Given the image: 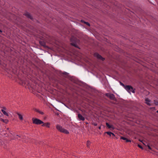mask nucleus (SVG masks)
<instances>
[{
	"label": "nucleus",
	"mask_w": 158,
	"mask_h": 158,
	"mask_svg": "<svg viewBox=\"0 0 158 158\" xmlns=\"http://www.w3.org/2000/svg\"><path fill=\"white\" fill-rule=\"evenodd\" d=\"M40 44L44 46V43H42V42H40Z\"/></svg>",
	"instance_id": "nucleus-26"
},
{
	"label": "nucleus",
	"mask_w": 158,
	"mask_h": 158,
	"mask_svg": "<svg viewBox=\"0 0 158 158\" xmlns=\"http://www.w3.org/2000/svg\"><path fill=\"white\" fill-rule=\"evenodd\" d=\"M71 44L74 47H77V45L75 43H71Z\"/></svg>",
	"instance_id": "nucleus-19"
},
{
	"label": "nucleus",
	"mask_w": 158,
	"mask_h": 158,
	"mask_svg": "<svg viewBox=\"0 0 158 158\" xmlns=\"http://www.w3.org/2000/svg\"><path fill=\"white\" fill-rule=\"evenodd\" d=\"M120 85L124 87L125 88V87L126 85H125L123 83L120 82Z\"/></svg>",
	"instance_id": "nucleus-21"
},
{
	"label": "nucleus",
	"mask_w": 158,
	"mask_h": 158,
	"mask_svg": "<svg viewBox=\"0 0 158 158\" xmlns=\"http://www.w3.org/2000/svg\"><path fill=\"white\" fill-rule=\"evenodd\" d=\"M106 125L107 126V127L109 128H111L112 130H114V126L112 125H110L109 124L107 123H106Z\"/></svg>",
	"instance_id": "nucleus-10"
},
{
	"label": "nucleus",
	"mask_w": 158,
	"mask_h": 158,
	"mask_svg": "<svg viewBox=\"0 0 158 158\" xmlns=\"http://www.w3.org/2000/svg\"><path fill=\"white\" fill-rule=\"evenodd\" d=\"M71 44L74 47H77V45L75 43H71Z\"/></svg>",
	"instance_id": "nucleus-20"
},
{
	"label": "nucleus",
	"mask_w": 158,
	"mask_h": 158,
	"mask_svg": "<svg viewBox=\"0 0 158 158\" xmlns=\"http://www.w3.org/2000/svg\"><path fill=\"white\" fill-rule=\"evenodd\" d=\"M24 84L25 85V84H27L26 82H24Z\"/></svg>",
	"instance_id": "nucleus-32"
},
{
	"label": "nucleus",
	"mask_w": 158,
	"mask_h": 158,
	"mask_svg": "<svg viewBox=\"0 0 158 158\" xmlns=\"http://www.w3.org/2000/svg\"><path fill=\"white\" fill-rule=\"evenodd\" d=\"M39 111V110H36V111H37V112H38V111Z\"/></svg>",
	"instance_id": "nucleus-33"
},
{
	"label": "nucleus",
	"mask_w": 158,
	"mask_h": 158,
	"mask_svg": "<svg viewBox=\"0 0 158 158\" xmlns=\"http://www.w3.org/2000/svg\"><path fill=\"white\" fill-rule=\"evenodd\" d=\"M24 15L27 18L30 19H32V17L31 16L28 12H24Z\"/></svg>",
	"instance_id": "nucleus-8"
},
{
	"label": "nucleus",
	"mask_w": 158,
	"mask_h": 158,
	"mask_svg": "<svg viewBox=\"0 0 158 158\" xmlns=\"http://www.w3.org/2000/svg\"><path fill=\"white\" fill-rule=\"evenodd\" d=\"M105 95L107 97L109 98L111 100H113L114 101L116 100L115 96L113 94L107 93L105 94Z\"/></svg>",
	"instance_id": "nucleus-4"
},
{
	"label": "nucleus",
	"mask_w": 158,
	"mask_h": 158,
	"mask_svg": "<svg viewBox=\"0 0 158 158\" xmlns=\"http://www.w3.org/2000/svg\"><path fill=\"white\" fill-rule=\"evenodd\" d=\"M157 112L158 113V110L157 111Z\"/></svg>",
	"instance_id": "nucleus-34"
},
{
	"label": "nucleus",
	"mask_w": 158,
	"mask_h": 158,
	"mask_svg": "<svg viewBox=\"0 0 158 158\" xmlns=\"http://www.w3.org/2000/svg\"><path fill=\"white\" fill-rule=\"evenodd\" d=\"M94 56L95 57H96L98 59H101L103 61L105 60L104 58H103L100 55L97 53L94 54Z\"/></svg>",
	"instance_id": "nucleus-5"
},
{
	"label": "nucleus",
	"mask_w": 158,
	"mask_h": 158,
	"mask_svg": "<svg viewBox=\"0 0 158 158\" xmlns=\"http://www.w3.org/2000/svg\"><path fill=\"white\" fill-rule=\"evenodd\" d=\"M148 148L150 149H151V148L149 146V145H148Z\"/></svg>",
	"instance_id": "nucleus-28"
},
{
	"label": "nucleus",
	"mask_w": 158,
	"mask_h": 158,
	"mask_svg": "<svg viewBox=\"0 0 158 158\" xmlns=\"http://www.w3.org/2000/svg\"><path fill=\"white\" fill-rule=\"evenodd\" d=\"M56 128L58 131L61 132L63 133L66 134H69V132L67 130L63 128L62 126L59 125H56Z\"/></svg>",
	"instance_id": "nucleus-1"
},
{
	"label": "nucleus",
	"mask_w": 158,
	"mask_h": 158,
	"mask_svg": "<svg viewBox=\"0 0 158 158\" xmlns=\"http://www.w3.org/2000/svg\"><path fill=\"white\" fill-rule=\"evenodd\" d=\"M21 136L18 135H16L15 137V139H17L19 140H20Z\"/></svg>",
	"instance_id": "nucleus-15"
},
{
	"label": "nucleus",
	"mask_w": 158,
	"mask_h": 158,
	"mask_svg": "<svg viewBox=\"0 0 158 158\" xmlns=\"http://www.w3.org/2000/svg\"><path fill=\"white\" fill-rule=\"evenodd\" d=\"M50 123L49 122H47L46 123H44L42 124V127H46L48 128H49L50 127Z\"/></svg>",
	"instance_id": "nucleus-6"
},
{
	"label": "nucleus",
	"mask_w": 158,
	"mask_h": 158,
	"mask_svg": "<svg viewBox=\"0 0 158 158\" xmlns=\"http://www.w3.org/2000/svg\"><path fill=\"white\" fill-rule=\"evenodd\" d=\"M77 117L78 118L81 120L83 121L85 119L84 117L80 114H78Z\"/></svg>",
	"instance_id": "nucleus-9"
},
{
	"label": "nucleus",
	"mask_w": 158,
	"mask_h": 158,
	"mask_svg": "<svg viewBox=\"0 0 158 158\" xmlns=\"http://www.w3.org/2000/svg\"><path fill=\"white\" fill-rule=\"evenodd\" d=\"M81 21L82 22H84L87 25H88V26H90V24L89 23H88L87 22H85L83 20H81Z\"/></svg>",
	"instance_id": "nucleus-17"
},
{
	"label": "nucleus",
	"mask_w": 158,
	"mask_h": 158,
	"mask_svg": "<svg viewBox=\"0 0 158 158\" xmlns=\"http://www.w3.org/2000/svg\"><path fill=\"white\" fill-rule=\"evenodd\" d=\"M17 114L18 115L19 119L21 121L23 120V115L18 113H17Z\"/></svg>",
	"instance_id": "nucleus-12"
},
{
	"label": "nucleus",
	"mask_w": 158,
	"mask_h": 158,
	"mask_svg": "<svg viewBox=\"0 0 158 158\" xmlns=\"http://www.w3.org/2000/svg\"><path fill=\"white\" fill-rule=\"evenodd\" d=\"M111 135H112V136H113L114 137H115V135L113 133H112V134H111Z\"/></svg>",
	"instance_id": "nucleus-27"
},
{
	"label": "nucleus",
	"mask_w": 158,
	"mask_h": 158,
	"mask_svg": "<svg viewBox=\"0 0 158 158\" xmlns=\"http://www.w3.org/2000/svg\"><path fill=\"white\" fill-rule=\"evenodd\" d=\"M2 32V30L0 29V33H1Z\"/></svg>",
	"instance_id": "nucleus-31"
},
{
	"label": "nucleus",
	"mask_w": 158,
	"mask_h": 158,
	"mask_svg": "<svg viewBox=\"0 0 158 158\" xmlns=\"http://www.w3.org/2000/svg\"><path fill=\"white\" fill-rule=\"evenodd\" d=\"M38 112L40 114H44V113L43 112H42L40 111H38Z\"/></svg>",
	"instance_id": "nucleus-23"
},
{
	"label": "nucleus",
	"mask_w": 158,
	"mask_h": 158,
	"mask_svg": "<svg viewBox=\"0 0 158 158\" xmlns=\"http://www.w3.org/2000/svg\"><path fill=\"white\" fill-rule=\"evenodd\" d=\"M3 109H2L1 110V111H2V112L3 113V114L6 115V116H8V114H7V113L6 111H5V110H6V108L4 107H3Z\"/></svg>",
	"instance_id": "nucleus-13"
},
{
	"label": "nucleus",
	"mask_w": 158,
	"mask_h": 158,
	"mask_svg": "<svg viewBox=\"0 0 158 158\" xmlns=\"http://www.w3.org/2000/svg\"><path fill=\"white\" fill-rule=\"evenodd\" d=\"M90 143H91L88 140L87 141V146L88 147L89 146L90 144Z\"/></svg>",
	"instance_id": "nucleus-18"
},
{
	"label": "nucleus",
	"mask_w": 158,
	"mask_h": 158,
	"mask_svg": "<svg viewBox=\"0 0 158 158\" xmlns=\"http://www.w3.org/2000/svg\"><path fill=\"white\" fill-rule=\"evenodd\" d=\"M125 89L129 93L131 92L134 93H135V89H133L131 85H126Z\"/></svg>",
	"instance_id": "nucleus-3"
},
{
	"label": "nucleus",
	"mask_w": 158,
	"mask_h": 158,
	"mask_svg": "<svg viewBox=\"0 0 158 158\" xmlns=\"http://www.w3.org/2000/svg\"><path fill=\"white\" fill-rule=\"evenodd\" d=\"M138 146L139 147V148H140L142 149H143V147H142V146L138 144Z\"/></svg>",
	"instance_id": "nucleus-24"
},
{
	"label": "nucleus",
	"mask_w": 158,
	"mask_h": 158,
	"mask_svg": "<svg viewBox=\"0 0 158 158\" xmlns=\"http://www.w3.org/2000/svg\"><path fill=\"white\" fill-rule=\"evenodd\" d=\"M23 142H25V143H26V142H27V141H26L25 140H23Z\"/></svg>",
	"instance_id": "nucleus-30"
},
{
	"label": "nucleus",
	"mask_w": 158,
	"mask_h": 158,
	"mask_svg": "<svg viewBox=\"0 0 158 158\" xmlns=\"http://www.w3.org/2000/svg\"><path fill=\"white\" fill-rule=\"evenodd\" d=\"M24 15L27 18L30 19H32V17L31 16L28 12H24Z\"/></svg>",
	"instance_id": "nucleus-7"
},
{
	"label": "nucleus",
	"mask_w": 158,
	"mask_h": 158,
	"mask_svg": "<svg viewBox=\"0 0 158 158\" xmlns=\"http://www.w3.org/2000/svg\"><path fill=\"white\" fill-rule=\"evenodd\" d=\"M145 101H146V103L148 105L150 106V100L148 98H145Z\"/></svg>",
	"instance_id": "nucleus-14"
},
{
	"label": "nucleus",
	"mask_w": 158,
	"mask_h": 158,
	"mask_svg": "<svg viewBox=\"0 0 158 158\" xmlns=\"http://www.w3.org/2000/svg\"><path fill=\"white\" fill-rule=\"evenodd\" d=\"M33 124L36 125H40L43 123V122L40 119L37 118H33L32 119Z\"/></svg>",
	"instance_id": "nucleus-2"
},
{
	"label": "nucleus",
	"mask_w": 158,
	"mask_h": 158,
	"mask_svg": "<svg viewBox=\"0 0 158 158\" xmlns=\"http://www.w3.org/2000/svg\"><path fill=\"white\" fill-rule=\"evenodd\" d=\"M98 129H99V130H101V126H100V127H98Z\"/></svg>",
	"instance_id": "nucleus-29"
},
{
	"label": "nucleus",
	"mask_w": 158,
	"mask_h": 158,
	"mask_svg": "<svg viewBox=\"0 0 158 158\" xmlns=\"http://www.w3.org/2000/svg\"><path fill=\"white\" fill-rule=\"evenodd\" d=\"M92 124H93L95 126H97V124L96 123H92Z\"/></svg>",
	"instance_id": "nucleus-25"
},
{
	"label": "nucleus",
	"mask_w": 158,
	"mask_h": 158,
	"mask_svg": "<svg viewBox=\"0 0 158 158\" xmlns=\"http://www.w3.org/2000/svg\"><path fill=\"white\" fill-rule=\"evenodd\" d=\"M120 139H123V140H125L126 142H131V140L128 139H127V138L123 137V136H121L120 137Z\"/></svg>",
	"instance_id": "nucleus-11"
},
{
	"label": "nucleus",
	"mask_w": 158,
	"mask_h": 158,
	"mask_svg": "<svg viewBox=\"0 0 158 158\" xmlns=\"http://www.w3.org/2000/svg\"><path fill=\"white\" fill-rule=\"evenodd\" d=\"M2 121H3V122H4V123H7V122L8 121V120H4V119H2Z\"/></svg>",
	"instance_id": "nucleus-22"
},
{
	"label": "nucleus",
	"mask_w": 158,
	"mask_h": 158,
	"mask_svg": "<svg viewBox=\"0 0 158 158\" xmlns=\"http://www.w3.org/2000/svg\"><path fill=\"white\" fill-rule=\"evenodd\" d=\"M105 134L106 133L107 134L109 135L110 136H111V134H112V132H106L104 133Z\"/></svg>",
	"instance_id": "nucleus-16"
}]
</instances>
